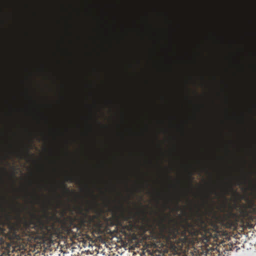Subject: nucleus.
<instances>
[{
  "mask_svg": "<svg viewBox=\"0 0 256 256\" xmlns=\"http://www.w3.org/2000/svg\"><path fill=\"white\" fill-rule=\"evenodd\" d=\"M201 212V210L197 208L196 211L190 216V218L194 221L198 226V228L190 223L186 219L184 220V224L179 223L175 219L172 218L170 214H168L166 216V217L168 218L170 222H173V224L168 226L163 224L164 220H162L160 222L161 231L166 233V240L170 241L176 239L178 235L180 234V226L183 228L182 235L184 236V240L186 239L188 233V235L204 244L208 242L212 243L218 238L217 232L213 229L207 228Z\"/></svg>",
  "mask_w": 256,
  "mask_h": 256,
  "instance_id": "nucleus-1",
  "label": "nucleus"
},
{
  "mask_svg": "<svg viewBox=\"0 0 256 256\" xmlns=\"http://www.w3.org/2000/svg\"><path fill=\"white\" fill-rule=\"evenodd\" d=\"M25 233L24 240H26V243L22 246L23 248L33 243L46 248H50L60 235L58 230L54 226H48L40 220L34 226V230H26Z\"/></svg>",
  "mask_w": 256,
  "mask_h": 256,
  "instance_id": "nucleus-2",
  "label": "nucleus"
},
{
  "mask_svg": "<svg viewBox=\"0 0 256 256\" xmlns=\"http://www.w3.org/2000/svg\"><path fill=\"white\" fill-rule=\"evenodd\" d=\"M254 214H256V208L252 210H248L247 208L244 207L240 210V218L232 212L225 214L223 218L224 226L229 228L236 229L238 226V222L240 221L242 227H247L252 228L256 223V216Z\"/></svg>",
  "mask_w": 256,
  "mask_h": 256,
  "instance_id": "nucleus-3",
  "label": "nucleus"
},
{
  "mask_svg": "<svg viewBox=\"0 0 256 256\" xmlns=\"http://www.w3.org/2000/svg\"><path fill=\"white\" fill-rule=\"evenodd\" d=\"M92 210L95 211V208L92 206H90L84 209L82 206H78L76 208V211L78 214L82 216V219L85 220L88 218L90 220H92L96 218V216H90L89 215L90 210Z\"/></svg>",
  "mask_w": 256,
  "mask_h": 256,
  "instance_id": "nucleus-4",
  "label": "nucleus"
},
{
  "mask_svg": "<svg viewBox=\"0 0 256 256\" xmlns=\"http://www.w3.org/2000/svg\"><path fill=\"white\" fill-rule=\"evenodd\" d=\"M16 156L21 160H29L34 156V154H30V148H26L24 151L20 150L16 152Z\"/></svg>",
  "mask_w": 256,
  "mask_h": 256,
  "instance_id": "nucleus-5",
  "label": "nucleus"
},
{
  "mask_svg": "<svg viewBox=\"0 0 256 256\" xmlns=\"http://www.w3.org/2000/svg\"><path fill=\"white\" fill-rule=\"evenodd\" d=\"M67 176H172V175H67ZM174 176H193L192 175H174Z\"/></svg>",
  "mask_w": 256,
  "mask_h": 256,
  "instance_id": "nucleus-6",
  "label": "nucleus"
},
{
  "mask_svg": "<svg viewBox=\"0 0 256 256\" xmlns=\"http://www.w3.org/2000/svg\"><path fill=\"white\" fill-rule=\"evenodd\" d=\"M148 178V177H92V178ZM152 178H172V177H152ZM178 178H190L193 180L196 177H177Z\"/></svg>",
  "mask_w": 256,
  "mask_h": 256,
  "instance_id": "nucleus-7",
  "label": "nucleus"
},
{
  "mask_svg": "<svg viewBox=\"0 0 256 256\" xmlns=\"http://www.w3.org/2000/svg\"><path fill=\"white\" fill-rule=\"evenodd\" d=\"M121 216L124 220H128V224L124 226V228L128 231L132 230L134 226L133 222L130 220H128V218L124 216V214H122Z\"/></svg>",
  "mask_w": 256,
  "mask_h": 256,
  "instance_id": "nucleus-8",
  "label": "nucleus"
},
{
  "mask_svg": "<svg viewBox=\"0 0 256 256\" xmlns=\"http://www.w3.org/2000/svg\"><path fill=\"white\" fill-rule=\"evenodd\" d=\"M198 176H202V175H199ZM204 176H256V175H232V174H228V175H205Z\"/></svg>",
  "mask_w": 256,
  "mask_h": 256,
  "instance_id": "nucleus-9",
  "label": "nucleus"
},
{
  "mask_svg": "<svg viewBox=\"0 0 256 256\" xmlns=\"http://www.w3.org/2000/svg\"><path fill=\"white\" fill-rule=\"evenodd\" d=\"M4 216H5V218H6L7 222L10 223V220L12 218L11 215L10 214H8V213H6L4 215Z\"/></svg>",
  "mask_w": 256,
  "mask_h": 256,
  "instance_id": "nucleus-10",
  "label": "nucleus"
},
{
  "mask_svg": "<svg viewBox=\"0 0 256 256\" xmlns=\"http://www.w3.org/2000/svg\"><path fill=\"white\" fill-rule=\"evenodd\" d=\"M113 218L117 220H118L120 218V216L118 214L117 212H115L113 214Z\"/></svg>",
  "mask_w": 256,
  "mask_h": 256,
  "instance_id": "nucleus-11",
  "label": "nucleus"
},
{
  "mask_svg": "<svg viewBox=\"0 0 256 256\" xmlns=\"http://www.w3.org/2000/svg\"><path fill=\"white\" fill-rule=\"evenodd\" d=\"M140 212L142 214V215L146 218V212L144 210H141Z\"/></svg>",
  "mask_w": 256,
  "mask_h": 256,
  "instance_id": "nucleus-12",
  "label": "nucleus"
},
{
  "mask_svg": "<svg viewBox=\"0 0 256 256\" xmlns=\"http://www.w3.org/2000/svg\"><path fill=\"white\" fill-rule=\"evenodd\" d=\"M224 178V177H213V178ZM230 178H233L234 177H230ZM238 178H250V177H237Z\"/></svg>",
  "mask_w": 256,
  "mask_h": 256,
  "instance_id": "nucleus-13",
  "label": "nucleus"
},
{
  "mask_svg": "<svg viewBox=\"0 0 256 256\" xmlns=\"http://www.w3.org/2000/svg\"><path fill=\"white\" fill-rule=\"evenodd\" d=\"M20 210H18V212H17V218H18V219H20Z\"/></svg>",
  "mask_w": 256,
  "mask_h": 256,
  "instance_id": "nucleus-14",
  "label": "nucleus"
},
{
  "mask_svg": "<svg viewBox=\"0 0 256 256\" xmlns=\"http://www.w3.org/2000/svg\"><path fill=\"white\" fill-rule=\"evenodd\" d=\"M180 209V206L178 204V202H176V210L178 211Z\"/></svg>",
  "mask_w": 256,
  "mask_h": 256,
  "instance_id": "nucleus-15",
  "label": "nucleus"
},
{
  "mask_svg": "<svg viewBox=\"0 0 256 256\" xmlns=\"http://www.w3.org/2000/svg\"><path fill=\"white\" fill-rule=\"evenodd\" d=\"M64 190H65V191H66V193H69V192H70V190H69V189H68V188H66V186H64Z\"/></svg>",
  "mask_w": 256,
  "mask_h": 256,
  "instance_id": "nucleus-16",
  "label": "nucleus"
},
{
  "mask_svg": "<svg viewBox=\"0 0 256 256\" xmlns=\"http://www.w3.org/2000/svg\"><path fill=\"white\" fill-rule=\"evenodd\" d=\"M0 176H16L15 175H0Z\"/></svg>",
  "mask_w": 256,
  "mask_h": 256,
  "instance_id": "nucleus-17",
  "label": "nucleus"
},
{
  "mask_svg": "<svg viewBox=\"0 0 256 256\" xmlns=\"http://www.w3.org/2000/svg\"><path fill=\"white\" fill-rule=\"evenodd\" d=\"M44 213H46H46H47V212H48L47 208H44Z\"/></svg>",
  "mask_w": 256,
  "mask_h": 256,
  "instance_id": "nucleus-18",
  "label": "nucleus"
},
{
  "mask_svg": "<svg viewBox=\"0 0 256 256\" xmlns=\"http://www.w3.org/2000/svg\"><path fill=\"white\" fill-rule=\"evenodd\" d=\"M52 162L53 163H54V164H56V162H57V161H56V160H52Z\"/></svg>",
  "mask_w": 256,
  "mask_h": 256,
  "instance_id": "nucleus-19",
  "label": "nucleus"
},
{
  "mask_svg": "<svg viewBox=\"0 0 256 256\" xmlns=\"http://www.w3.org/2000/svg\"><path fill=\"white\" fill-rule=\"evenodd\" d=\"M187 214H187V212H184V215L187 216Z\"/></svg>",
  "mask_w": 256,
  "mask_h": 256,
  "instance_id": "nucleus-20",
  "label": "nucleus"
},
{
  "mask_svg": "<svg viewBox=\"0 0 256 256\" xmlns=\"http://www.w3.org/2000/svg\"><path fill=\"white\" fill-rule=\"evenodd\" d=\"M100 212H103V210H100Z\"/></svg>",
  "mask_w": 256,
  "mask_h": 256,
  "instance_id": "nucleus-21",
  "label": "nucleus"
}]
</instances>
